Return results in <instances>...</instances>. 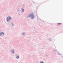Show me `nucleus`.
I'll return each instance as SVG.
<instances>
[{"mask_svg": "<svg viewBox=\"0 0 63 63\" xmlns=\"http://www.w3.org/2000/svg\"><path fill=\"white\" fill-rule=\"evenodd\" d=\"M29 17H31L32 19H34L35 17V16L33 15V14H31L29 15Z\"/></svg>", "mask_w": 63, "mask_h": 63, "instance_id": "obj_1", "label": "nucleus"}, {"mask_svg": "<svg viewBox=\"0 0 63 63\" xmlns=\"http://www.w3.org/2000/svg\"><path fill=\"white\" fill-rule=\"evenodd\" d=\"M11 19V17L10 16H8L6 18V20L7 22H8Z\"/></svg>", "mask_w": 63, "mask_h": 63, "instance_id": "obj_2", "label": "nucleus"}, {"mask_svg": "<svg viewBox=\"0 0 63 63\" xmlns=\"http://www.w3.org/2000/svg\"><path fill=\"white\" fill-rule=\"evenodd\" d=\"M21 35L22 36H26L27 35V33L26 32H24L22 33Z\"/></svg>", "mask_w": 63, "mask_h": 63, "instance_id": "obj_3", "label": "nucleus"}, {"mask_svg": "<svg viewBox=\"0 0 63 63\" xmlns=\"http://www.w3.org/2000/svg\"><path fill=\"white\" fill-rule=\"evenodd\" d=\"M1 33H0V36H1L2 35V36H4V33L3 32H0Z\"/></svg>", "mask_w": 63, "mask_h": 63, "instance_id": "obj_4", "label": "nucleus"}, {"mask_svg": "<svg viewBox=\"0 0 63 63\" xmlns=\"http://www.w3.org/2000/svg\"><path fill=\"white\" fill-rule=\"evenodd\" d=\"M10 51L12 53H15V50L13 49H10Z\"/></svg>", "mask_w": 63, "mask_h": 63, "instance_id": "obj_5", "label": "nucleus"}, {"mask_svg": "<svg viewBox=\"0 0 63 63\" xmlns=\"http://www.w3.org/2000/svg\"><path fill=\"white\" fill-rule=\"evenodd\" d=\"M31 30L33 31L32 32V34H35V33H36V31H35L34 30H33V29Z\"/></svg>", "mask_w": 63, "mask_h": 63, "instance_id": "obj_6", "label": "nucleus"}, {"mask_svg": "<svg viewBox=\"0 0 63 63\" xmlns=\"http://www.w3.org/2000/svg\"><path fill=\"white\" fill-rule=\"evenodd\" d=\"M55 51H57V52L58 54L59 55H61V54L60 53H59V52H57V50H54V51H53V52H54Z\"/></svg>", "mask_w": 63, "mask_h": 63, "instance_id": "obj_7", "label": "nucleus"}, {"mask_svg": "<svg viewBox=\"0 0 63 63\" xmlns=\"http://www.w3.org/2000/svg\"><path fill=\"white\" fill-rule=\"evenodd\" d=\"M11 24L12 26L13 27H14V26H15V25L14 23H11Z\"/></svg>", "mask_w": 63, "mask_h": 63, "instance_id": "obj_8", "label": "nucleus"}, {"mask_svg": "<svg viewBox=\"0 0 63 63\" xmlns=\"http://www.w3.org/2000/svg\"><path fill=\"white\" fill-rule=\"evenodd\" d=\"M47 40H48V41H52L51 38H50L47 39Z\"/></svg>", "mask_w": 63, "mask_h": 63, "instance_id": "obj_9", "label": "nucleus"}, {"mask_svg": "<svg viewBox=\"0 0 63 63\" xmlns=\"http://www.w3.org/2000/svg\"><path fill=\"white\" fill-rule=\"evenodd\" d=\"M22 10V12H24V9L23 8H22L21 9Z\"/></svg>", "mask_w": 63, "mask_h": 63, "instance_id": "obj_10", "label": "nucleus"}, {"mask_svg": "<svg viewBox=\"0 0 63 63\" xmlns=\"http://www.w3.org/2000/svg\"><path fill=\"white\" fill-rule=\"evenodd\" d=\"M29 15H27L26 16V18H29Z\"/></svg>", "mask_w": 63, "mask_h": 63, "instance_id": "obj_11", "label": "nucleus"}, {"mask_svg": "<svg viewBox=\"0 0 63 63\" xmlns=\"http://www.w3.org/2000/svg\"><path fill=\"white\" fill-rule=\"evenodd\" d=\"M16 58L17 59H19V56L18 55H17L16 56Z\"/></svg>", "mask_w": 63, "mask_h": 63, "instance_id": "obj_12", "label": "nucleus"}, {"mask_svg": "<svg viewBox=\"0 0 63 63\" xmlns=\"http://www.w3.org/2000/svg\"><path fill=\"white\" fill-rule=\"evenodd\" d=\"M61 23H58L57 24V25H61Z\"/></svg>", "mask_w": 63, "mask_h": 63, "instance_id": "obj_13", "label": "nucleus"}, {"mask_svg": "<svg viewBox=\"0 0 63 63\" xmlns=\"http://www.w3.org/2000/svg\"><path fill=\"white\" fill-rule=\"evenodd\" d=\"M17 11L18 13H19V10H18V9H17Z\"/></svg>", "mask_w": 63, "mask_h": 63, "instance_id": "obj_14", "label": "nucleus"}, {"mask_svg": "<svg viewBox=\"0 0 63 63\" xmlns=\"http://www.w3.org/2000/svg\"><path fill=\"white\" fill-rule=\"evenodd\" d=\"M24 4H23L22 6V7H24Z\"/></svg>", "mask_w": 63, "mask_h": 63, "instance_id": "obj_15", "label": "nucleus"}, {"mask_svg": "<svg viewBox=\"0 0 63 63\" xmlns=\"http://www.w3.org/2000/svg\"><path fill=\"white\" fill-rule=\"evenodd\" d=\"M40 63H44L43 62H40Z\"/></svg>", "mask_w": 63, "mask_h": 63, "instance_id": "obj_16", "label": "nucleus"}, {"mask_svg": "<svg viewBox=\"0 0 63 63\" xmlns=\"http://www.w3.org/2000/svg\"><path fill=\"white\" fill-rule=\"evenodd\" d=\"M45 55H46V56H47V54H45Z\"/></svg>", "mask_w": 63, "mask_h": 63, "instance_id": "obj_17", "label": "nucleus"}, {"mask_svg": "<svg viewBox=\"0 0 63 63\" xmlns=\"http://www.w3.org/2000/svg\"><path fill=\"white\" fill-rule=\"evenodd\" d=\"M43 21V22H44L43 21Z\"/></svg>", "mask_w": 63, "mask_h": 63, "instance_id": "obj_18", "label": "nucleus"}, {"mask_svg": "<svg viewBox=\"0 0 63 63\" xmlns=\"http://www.w3.org/2000/svg\"><path fill=\"white\" fill-rule=\"evenodd\" d=\"M19 15H20V14L19 15Z\"/></svg>", "mask_w": 63, "mask_h": 63, "instance_id": "obj_19", "label": "nucleus"}, {"mask_svg": "<svg viewBox=\"0 0 63 63\" xmlns=\"http://www.w3.org/2000/svg\"><path fill=\"white\" fill-rule=\"evenodd\" d=\"M33 2V3H34V2Z\"/></svg>", "mask_w": 63, "mask_h": 63, "instance_id": "obj_20", "label": "nucleus"}]
</instances>
